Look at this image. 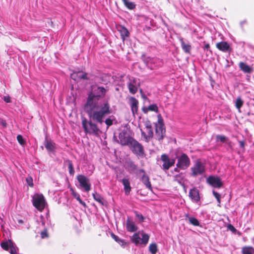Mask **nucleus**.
Here are the masks:
<instances>
[{"label": "nucleus", "mask_w": 254, "mask_h": 254, "mask_svg": "<svg viewBox=\"0 0 254 254\" xmlns=\"http://www.w3.org/2000/svg\"><path fill=\"white\" fill-rule=\"evenodd\" d=\"M107 91V89L102 86H92L91 92L84 105V110L89 119L100 124L105 122L108 127L113 124L116 118L113 115L106 118L112 113L113 110L108 101L99 100L105 96Z\"/></svg>", "instance_id": "nucleus-1"}, {"label": "nucleus", "mask_w": 254, "mask_h": 254, "mask_svg": "<svg viewBox=\"0 0 254 254\" xmlns=\"http://www.w3.org/2000/svg\"><path fill=\"white\" fill-rule=\"evenodd\" d=\"M82 126L85 133L87 134L98 136L101 132L99 127L97 126V122L90 119L87 120L83 118L82 119ZM99 124V123H98ZM99 124H100L99 123Z\"/></svg>", "instance_id": "nucleus-2"}, {"label": "nucleus", "mask_w": 254, "mask_h": 254, "mask_svg": "<svg viewBox=\"0 0 254 254\" xmlns=\"http://www.w3.org/2000/svg\"><path fill=\"white\" fill-rule=\"evenodd\" d=\"M149 236L144 233L143 231L134 233L131 238V240L136 246L143 245L145 246L148 242Z\"/></svg>", "instance_id": "nucleus-3"}, {"label": "nucleus", "mask_w": 254, "mask_h": 254, "mask_svg": "<svg viewBox=\"0 0 254 254\" xmlns=\"http://www.w3.org/2000/svg\"><path fill=\"white\" fill-rule=\"evenodd\" d=\"M33 206L39 211H42L46 205V200L42 194L35 193L32 197Z\"/></svg>", "instance_id": "nucleus-4"}, {"label": "nucleus", "mask_w": 254, "mask_h": 254, "mask_svg": "<svg viewBox=\"0 0 254 254\" xmlns=\"http://www.w3.org/2000/svg\"><path fill=\"white\" fill-rule=\"evenodd\" d=\"M76 179L79 183L77 187L83 189L86 192H88L91 188V185L90 180L86 176L83 175H78L76 177Z\"/></svg>", "instance_id": "nucleus-5"}, {"label": "nucleus", "mask_w": 254, "mask_h": 254, "mask_svg": "<svg viewBox=\"0 0 254 254\" xmlns=\"http://www.w3.org/2000/svg\"><path fill=\"white\" fill-rule=\"evenodd\" d=\"M190 170L191 171V176L196 177L199 175H202L205 172V166L202 162L197 160L190 168Z\"/></svg>", "instance_id": "nucleus-6"}, {"label": "nucleus", "mask_w": 254, "mask_h": 254, "mask_svg": "<svg viewBox=\"0 0 254 254\" xmlns=\"http://www.w3.org/2000/svg\"><path fill=\"white\" fill-rule=\"evenodd\" d=\"M190 161L189 157L185 153H183L178 157L176 166L181 170L187 169L190 165Z\"/></svg>", "instance_id": "nucleus-7"}, {"label": "nucleus", "mask_w": 254, "mask_h": 254, "mask_svg": "<svg viewBox=\"0 0 254 254\" xmlns=\"http://www.w3.org/2000/svg\"><path fill=\"white\" fill-rule=\"evenodd\" d=\"M160 159L162 162V168L165 170H168L172 166H174L176 159L174 158H171L166 154H163L161 156Z\"/></svg>", "instance_id": "nucleus-8"}, {"label": "nucleus", "mask_w": 254, "mask_h": 254, "mask_svg": "<svg viewBox=\"0 0 254 254\" xmlns=\"http://www.w3.org/2000/svg\"><path fill=\"white\" fill-rule=\"evenodd\" d=\"M146 66L150 69H154L161 66L163 63L161 60L157 58L148 57L145 60Z\"/></svg>", "instance_id": "nucleus-9"}, {"label": "nucleus", "mask_w": 254, "mask_h": 254, "mask_svg": "<svg viewBox=\"0 0 254 254\" xmlns=\"http://www.w3.org/2000/svg\"><path fill=\"white\" fill-rule=\"evenodd\" d=\"M128 146L129 147L132 152L136 155L141 156L143 155V146L135 139H133Z\"/></svg>", "instance_id": "nucleus-10"}, {"label": "nucleus", "mask_w": 254, "mask_h": 254, "mask_svg": "<svg viewBox=\"0 0 254 254\" xmlns=\"http://www.w3.org/2000/svg\"><path fill=\"white\" fill-rule=\"evenodd\" d=\"M206 182L214 188L219 189L223 186L221 179L217 176H209L206 179Z\"/></svg>", "instance_id": "nucleus-11"}, {"label": "nucleus", "mask_w": 254, "mask_h": 254, "mask_svg": "<svg viewBox=\"0 0 254 254\" xmlns=\"http://www.w3.org/2000/svg\"><path fill=\"white\" fill-rule=\"evenodd\" d=\"M145 129V131H143L141 129V135L144 138V140L148 142L153 136V132L151 128V126L149 123L146 124Z\"/></svg>", "instance_id": "nucleus-12"}, {"label": "nucleus", "mask_w": 254, "mask_h": 254, "mask_svg": "<svg viewBox=\"0 0 254 254\" xmlns=\"http://www.w3.org/2000/svg\"><path fill=\"white\" fill-rule=\"evenodd\" d=\"M119 142L122 145H128L133 140V138L128 135L126 132L122 131L119 135Z\"/></svg>", "instance_id": "nucleus-13"}, {"label": "nucleus", "mask_w": 254, "mask_h": 254, "mask_svg": "<svg viewBox=\"0 0 254 254\" xmlns=\"http://www.w3.org/2000/svg\"><path fill=\"white\" fill-rule=\"evenodd\" d=\"M137 176L142 175L141 181L146 187L150 190H152L151 183L149 181V177L145 174L144 170L140 169L138 170V173H136Z\"/></svg>", "instance_id": "nucleus-14"}, {"label": "nucleus", "mask_w": 254, "mask_h": 254, "mask_svg": "<svg viewBox=\"0 0 254 254\" xmlns=\"http://www.w3.org/2000/svg\"><path fill=\"white\" fill-rule=\"evenodd\" d=\"M139 86V80L136 78H131L128 84V88L130 93L134 94L137 91L138 87Z\"/></svg>", "instance_id": "nucleus-15"}, {"label": "nucleus", "mask_w": 254, "mask_h": 254, "mask_svg": "<svg viewBox=\"0 0 254 254\" xmlns=\"http://www.w3.org/2000/svg\"><path fill=\"white\" fill-rule=\"evenodd\" d=\"M126 169L130 174H135L138 173V170L137 166L134 163L131 161L128 160L126 162Z\"/></svg>", "instance_id": "nucleus-16"}, {"label": "nucleus", "mask_w": 254, "mask_h": 254, "mask_svg": "<svg viewBox=\"0 0 254 254\" xmlns=\"http://www.w3.org/2000/svg\"><path fill=\"white\" fill-rule=\"evenodd\" d=\"M129 104L133 116L137 113L138 107V101L134 97H130L129 98Z\"/></svg>", "instance_id": "nucleus-17"}, {"label": "nucleus", "mask_w": 254, "mask_h": 254, "mask_svg": "<svg viewBox=\"0 0 254 254\" xmlns=\"http://www.w3.org/2000/svg\"><path fill=\"white\" fill-rule=\"evenodd\" d=\"M155 127L156 133L158 139L159 140L162 139L165 132L164 125H155Z\"/></svg>", "instance_id": "nucleus-18"}, {"label": "nucleus", "mask_w": 254, "mask_h": 254, "mask_svg": "<svg viewBox=\"0 0 254 254\" xmlns=\"http://www.w3.org/2000/svg\"><path fill=\"white\" fill-rule=\"evenodd\" d=\"M126 229L128 232H134L137 230L138 227L134 222L127 218L126 221Z\"/></svg>", "instance_id": "nucleus-19"}, {"label": "nucleus", "mask_w": 254, "mask_h": 254, "mask_svg": "<svg viewBox=\"0 0 254 254\" xmlns=\"http://www.w3.org/2000/svg\"><path fill=\"white\" fill-rule=\"evenodd\" d=\"M189 196L191 199L195 202H197L200 200L199 191L195 188L191 189L189 192Z\"/></svg>", "instance_id": "nucleus-20"}, {"label": "nucleus", "mask_w": 254, "mask_h": 254, "mask_svg": "<svg viewBox=\"0 0 254 254\" xmlns=\"http://www.w3.org/2000/svg\"><path fill=\"white\" fill-rule=\"evenodd\" d=\"M216 48L224 52H228L230 50L229 44L226 42H220L216 44Z\"/></svg>", "instance_id": "nucleus-21"}, {"label": "nucleus", "mask_w": 254, "mask_h": 254, "mask_svg": "<svg viewBox=\"0 0 254 254\" xmlns=\"http://www.w3.org/2000/svg\"><path fill=\"white\" fill-rule=\"evenodd\" d=\"M44 145L48 152H54L55 151L56 145V143L52 140H48L46 139L45 141Z\"/></svg>", "instance_id": "nucleus-22"}, {"label": "nucleus", "mask_w": 254, "mask_h": 254, "mask_svg": "<svg viewBox=\"0 0 254 254\" xmlns=\"http://www.w3.org/2000/svg\"><path fill=\"white\" fill-rule=\"evenodd\" d=\"M118 31L120 32L121 36L123 41L125 38L129 37V33L128 30L122 25H119L117 27Z\"/></svg>", "instance_id": "nucleus-23"}, {"label": "nucleus", "mask_w": 254, "mask_h": 254, "mask_svg": "<svg viewBox=\"0 0 254 254\" xmlns=\"http://www.w3.org/2000/svg\"><path fill=\"white\" fill-rule=\"evenodd\" d=\"M122 182L124 185V188L126 195H128L131 191L130 182L128 179H123Z\"/></svg>", "instance_id": "nucleus-24"}, {"label": "nucleus", "mask_w": 254, "mask_h": 254, "mask_svg": "<svg viewBox=\"0 0 254 254\" xmlns=\"http://www.w3.org/2000/svg\"><path fill=\"white\" fill-rule=\"evenodd\" d=\"M71 78L76 80L77 78L87 79V74L82 72H73L71 74Z\"/></svg>", "instance_id": "nucleus-25"}, {"label": "nucleus", "mask_w": 254, "mask_h": 254, "mask_svg": "<svg viewBox=\"0 0 254 254\" xmlns=\"http://www.w3.org/2000/svg\"><path fill=\"white\" fill-rule=\"evenodd\" d=\"M239 66L241 70L245 73H250L253 71V68L245 63L240 62L239 64Z\"/></svg>", "instance_id": "nucleus-26"}, {"label": "nucleus", "mask_w": 254, "mask_h": 254, "mask_svg": "<svg viewBox=\"0 0 254 254\" xmlns=\"http://www.w3.org/2000/svg\"><path fill=\"white\" fill-rule=\"evenodd\" d=\"M216 139L217 142L220 141L221 143H226L229 146L231 145V142L229 140L227 137L224 135H217L216 136Z\"/></svg>", "instance_id": "nucleus-27"}, {"label": "nucleus", "mask_w": 254, "mask_h": 254, "mask_svg": "<svg viewBox=\"0 0 254 254\" xmlns=\"http://www.w3.org/2000/svg\"><path fill=\"white\" fill-rule=\"evenodd\" d=\"M70 190L71 191L72 195L76 199V200L79 202V203L83 205L84 207H86V203L85 202H84L81 199L79 194L76 192L72 188L70 189Z\"/></svg>", "instance_id": "nucleus-28"}, {"label": "nucleus", "mask_w": 254, "mask_h": 254, "mask_svg": "<svg viewBox=\"0 0 254 254\" xmlns=\"http://www.w3.org/2000/svg\"><path fill=\"white\" fill-rule=\"evenodd\" d=\"M143 112L144 113H147L149 111H153L156 113H158V108L157 106L154 104L150 105L147 108H143L142 109Z\"/></svg>", "instance_id": "nucleus-29"}, {"label": "nucleus", "mask_w": 254, "mask_h": 254, "mask_svg": "<svg viewBox=\"0 0 254 254\" xmlns=\"http://www.w3.org/2000/svg\"><path fill=\"white\" fill-rule=\"evenodd\" d=\"M180 41L183 51L186 53H190L191 50V46L190 44H185L182 38L180 39Z\"/></svg>", "instance_id": "nucleus-30"}, {"label": "nucleus", "mask_w": 254, "mask_h": 254, "mask_svg": "<svg viewBox=\"0 0 254 254\" xmlns=\"http://www.w3.org/2000/svg\"><path fill=\"white\" fill-rule=\"evenodd\" d=\"M185 217H186V220H188L189 222L191 224H192L194 226H199V222L196 218L193 217H190L189 216V214H186Z\"/></svg>", "instance_id": "nucleus-31"}, {"label": "nucleus", "mask_w": 254, "mask_h": 254, "mask_svg": "<svg viewBox=\"0 0 254 254\" xmlns=\"http://www.w3.org/2000/svg\"><path fill=\"white\" fill-rule=\"evenodd\" d=\"M242 254H254V248L252 247L245 246L242 249Z\"/></svg>", "instance_id": "nucleus-32"}, {"label": "nucleus", "mask_w": 254, "mask_h": 254, "mask_svg": "<svg viewBox=\"0 0 254 254\" xmlns=\"http://www.w3.org/2000/svg\"><path fill=\"white\" fill-rule=\"evenodd\" d=\"M92 195L93 198L95 201L99 202L102 205H104V198L100 194L95 192L93 193Z\"/></svg>", "instance_id": "nucleus-33"}, {"label": "nucleus", "mask_w": 254, "mask_h": 254, "mask_svg": "<svg viewBox=\"0 0 254 254\" xmlns=\"http://www.w3.org/2000/svg\"><path fill=\"white\" fill-rule=\"evenodd\" d=\"M124 5L129 9L132 10L135 7V4L128 0H122Z\"/></svg>", "instance_id": "nucleus-34"}, {"label": "nucleus", "mask_w": 254, "mask_h": 254, "mask_svg": "<svg viewBox=\"0 0 254 254\" xmlns=\"http://www.w3.org/2000/svg\"><path fill=\"white\" fill-rule=\"evenodd\" d=\"M64 163H67V164L69 173L70 174V175H73L75 171L71 161L69 160H67L64 161Z\"/></svg>", "instance_id": "nucleus-35"}, {"label": "nucleus", "mask_w": 254, "mask_h": 254, "mask_svg": "<svg viewBox=\"0 0 254 254\" xmlns=\"http://www.w3.org/2000/svg\"><path fill=\"white\" fill-rule=\"evenodd\" d=\"M149 251L151 254H156L157 252V246L156 244H151L149 246Z\"/></svg>", "instance_id": "nucleus-36"}, {"label": "nucleus", "mask_w": 254, "mask_h": 254, "mask_svg": "<svg viewBox=\"0 0 254 254\" xmlns=\"http://www.w3.org/2000/svg\"><path fill=\"white\" fill-rule=\"evenodd\" d=\"M243 105V101L241 99V98L240 97L237 98V99H236V103H235V106H236V108L239 111H240V109L242 107Z\"/></svg>", "instance_id": "nucleus-37"}, {"label": "nucleus", "mask_w": 254, "mask_h": 254, "mask_svg": "<svg viewBox=\"0 0 254 254\" xmlns=\"http://www.w3.org/2000/svg\"><path fill=\"white\" fill-rule=\"evenodd\" d=\"M134 214L136 218L137 219L139 223H141L144 221L145 218L141 214L139 213L136 211H134Z\"/></svg>", "instance_id": "nucleus-38"}, {"label": "nucleus", "mask_w": 254, "mask_h": 254, "mask_svg": "<svg viewBox=\"0 0 254 254\" xmlns=\"http://www.w3.org/2000/svg\"><path fill=\"white\" fill-rule=\"evenodd\" d=\"M212 193L215 198L217 199L218 203V205L220 206L221 203V195L215 190H213Z\"/></svg>", "instance_id": "nucleus-39"}, {"label": "nucleus", "mask_w": 254, "mask_h": 254, "mask_svg": "<svg viewBox=\"0 0 254 254\" xmlns=\"http://www.w3.org/2000/svg\"><path fill=\"white\" fill-rule=\"evenodd\" d=\"M11 242H3L1 243V247L2 249L5 250H9V248L10 247V244Z\"/></svg>", "instance_id": "nucleus-40"}, {"label": "nucleus", "mask_w": 254, "mask_h": 254, "mask_svg": "<svg viewBox=\"0 0 254 254\" xmlns=\"http://www.w3.org/2000/svg\"><path fill=\"white\" fill-rule=\"evenodd\" d=\"M17 141H18V142L20 144L22 145H23L25 144V139L23 138L22 136L21 135H18L17 136Z\"/></svg>", "instance_id": "nucleus-41"}, {"label": "nucleus", "mask_w": 254, "mask_h": 254, "mask_svg": "<svg viewBox=\"0 0 254 254\" xmlns=\"http://www.w3.org/2000/svg\"><path fill=\"white\" fill-rule=\"evenodd\" d=\"M9 251L11 254H16V248L13 246V244L11 242L10 244Z\"/></svg>", "instance_id": "nucleus-42"}, {"label": "nucleus", "mask_w": 254, "mask_h": 254, "mask_svg": "<svg viewBox=\"0 0 254 254\" xmlns=\"http://www.w3.org/2000/svg\"><path fill=\"white\" fill-rule=\"evenodd\" d=\"M41 237L42 239H45L49 237V235L47 232V230L45 229L43 231H42L40 233Z\"/></svg>", "instance_id": "nucleus-43"}, {"label": "nucleus", "mask_w": 254, "mask_h": 254, "mask_svg": "<svg viewBox=\"0 0 254 254\" xmlns=\"http://www.w3.org/2000/svg\"><path fill=\"white\" fill-rule=\"evenodd\" d=\"M157 118H158V122L155 125H164V123H163V119H162V117L160 114H159L157 115Z\"/></svg>", "instance_id": "nucleus-44"}, {"label": "nucleus", "mask_w": 254, "mask_h": 254, "mask_svg": "<svg viewBox=\"0 0 254 254\" xmlns=\"http://www.w3.org/2000/svg\"><path fill=\"white\" fill-rule=\"evenodd\" d=\"M227 228L229 230H230L233 233H235L236 231V229H235V228L231 224H229L227 226Z\"/></svg>", "instance_id": "nucleus-45"}, {"label": "nucleus", "mask_w": 254, "mask_h": 254, "mask_svg": "<svg viewBox=\"0 0 254 254\" xmlns=\"http://www.w3.org/2000/svg\"><path fill=\"white\" fill-rule=\"evenodd\" d=\"M3 99L6 103H10L11 102L10 98L9 95L3 96Z\"/></svg>", "instance_id": "nucleus-46"}, {"label": "nucleus", "mask_w": 254, "mask_h": 254, "mask_svg": "<svg viewBox=\"0 0 254 254\" xmlns=\"http://www.w3.org/2000/svg\"><path fill=\"white\" fill-rule=\"evenodd\" d=\"M111 236H112V238H113V239H114L116 242H117L119 244H121V243H120V242H119V239H120V238H119L118 236H116V235H115V234H112Z\"/></svg>", "instance_id": "nucleus-47"}, {"label": "nucleus", "mask_w": 254, "mask_h": 254, "mask_svg": "<svg viewBox=\"0 0 254 254\" xmlns=\"http://www.w3.org/2000/svg\"><path fill=\"white\" fill-rule=\"evenodd\" d=\"M27 182L30 186H33L32 179L31 178L30 179H27Z\"/></svg>", "instance_id": "nucleus-48"}, {"label": "nucleus", "mask_w": 254, "mask_h": 254, "mask_svg": "<svg viewBox=\"0 0 254 254\" xmlns=\"http://www.w3.org/2000/svg\"><path fill=\"white\" fill-rule=\"evenodd\" d=\"M240 146L241 147L244 148L245 147V142L243 140L239 141Z\"/></svg>", "instance_id": "nucleus-49"}, {"label": "nucleus", "mask_w": 254, "mask_h": 254, "mask_svg": "<svg viewBox=\"0 0 254 254\" xmlns=\"http://www.w3.org/2000/svg\"><path fill=\"white\" fill-rule=\"evenodd\" d=\"M119 242L121 244H119L120 245H122V246H124L126 244V243L125 242V241L124 240H122V239H119Z\"/></svg>", "instance_id": "nucleus-50"}, {"label": "nucleus", "mask_w": 254, "mask_h": 254, "mask_svg": "<svg viewBox=\"0 0 254 254\" xmlns=\"http://www.w3.org/2000/svg\"><path fill=\"white\" fill-rule=\"evenodd\" d=\"M210 48V46H209V44L207 43V44H205V45H204V49H206V50H208Z\"/></svg>", "instance_id": "nucleus-51"}, {"label": "nucleus", "mask_w": 254, "mask_h": 254, "mask_svg": "<svg viewBox=\"0 0 254 254\" xmlns=\"http://www.w3.org/2000/svg\"><path fill=\"white\" fill-rule=\"evenodd\" d=\"M179 169H180L179 168H178L177 167L176 168H175L174 169V171L177 172H179Z\"/></svg>", "instance_id": "nucleus-52"}, {"label": "nucleus", "mask_w": 254, "mask_h": 254, "mask_svg": "<svg viewBox=\"0 0 254 254\" xmlns=\"http://www.w3.org/2000/svg\"><path fill=\"white\" fill-rule=\"evenodd\" d=\"M1 124H2V125L3 126H4V127H5V126H6V124L5 123V122L2 121V122H1Z\"/></svg>", "instance_id": "nucleus-53"}, {"label": "nucleus", "mask_w": 254, "mask_h": 254, "mask_svg": "<svg viewBox=\"0 0 254 254\" xmlns=\"http://www.w3.org/2000/svg\"><path fill=\"white\" fill-rule=\"evenodd\" d=\"M18 222H19V223H22V222H23V221H22V220H19L18 221Z\"/></svg>", "instance_id": "nucleus-54"}]
</instances>
